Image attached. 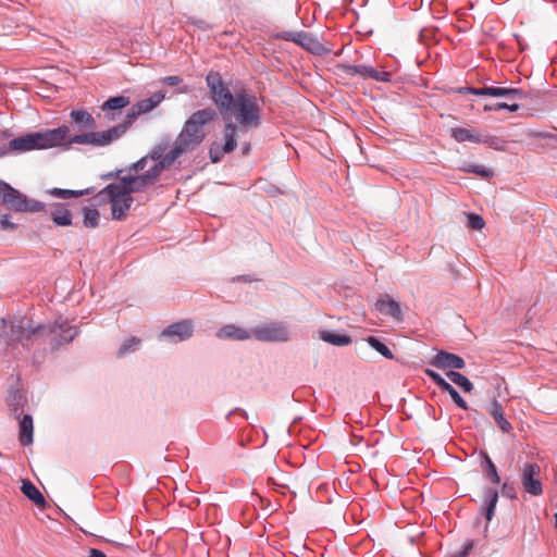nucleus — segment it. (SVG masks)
Wrapping results in <instances>:
<instances>
[{
  "label": "nucleus",
  "instance_id": "1",
  "mask_svg": "<svg viewBox=\"0 0 557 557\" xmlns=\"http://www.w3.org/2000/svg\"><path fill=\"white\" fill-rule=\"evenodd\" d=\"M77 334V327L70 325L62 318L57 319L51 324H35L27 317H18L11 322L10 338L26 346L30 339L38 341L49 337L51 348L59 349L61 346L72 342Z\"/></svg>",
  "mask_w": 557,
  "mask_h": 557
},
{
  "label": "nucleus",
  "instance_id": "2",
  "mask_svg": "<svg viewBox=\"0 0 557 557\" xmlns=\"http://www.w3.org/2000/svg\"><path fill=\"white\" fill-rule=\"evenodd\" d=\"M222 116L226 122L234 117L238 131L257 128L261 124V106L256 95L242 90L234 95Z\"/></svg>",
  "mask_w": 557,
  "mask_h": 557
},
{
  "label": "nucleus",
  "instance_id": "3",
  "mask_svg": "<svg viewBox=\"0 0 557 557\" xmlns=\"http://www.w3.org/2000/svg\"><path fill=\"white\" fill-rule=\"evenodd\" d=\"M69 127L62 125L58 128L47 129L16 137L9 143V149L13 151H29L34 149H48L62 145L69 136Z\"/></svg>",
  "mask_w": 557,
  "mask_h": 557
},
{
  "label": "nucleus",
  "instance_id": "4",
  "mask_svg": "<svg viewBox=\"0 0 557 557\" xmlns=\"http://www.w3.org/2000/svg\"><path fill=\"white\" fill-rule=\"evenodd\" d=\"M165 169H169V166L165 165V163L162 160L160 162L154 163L149 170L139 175L127 174L125 176L120 177L119 181L114 183V186L111 189L129 196H132V194L134 193L144 191L158 181L161 173Z\"/></svg>",
  "mask_w": 557,
  "mask_h": 557
},
{
  "label": "nucleus",
  "instance_id": "5",
  "mask_svg": "<svg viewBox=\"0 0 557 557\" xmlns=\"http://www.w3.org/2000/svg\"><path fill=\"white\" fill-rule=\"evenodd\" d=\"M0 196L2 202L11 210L17 212H39L44 209V203L28 198L20 190L13 188L10 184L0 180Z\"/></svg>",
  "mask_w": 557,
  "mask_h": 557
},
{
  "label": "nucleus",
  "instance_id": "6",
  "mask_svg": "<svg viewBox=\"0 0 557 557\" xmlns=\"http://www.w3.org/2000/svg\"><path fill=\"white\" fill-rule=\"evenodd\" d=\"M253 337L260 342L285 343L290 339V331L285 322L271 321L253 327Z\"/></svg>",
  "mask_w": 557,
  "mask_h": 557
},
{
  "label": "nucleus",
  "instance_id": "7",
  "mask_svg": "<svg viewBox=\"0 0 557 557\" xmlns=\"http://www.w3.org/2000/svg\"><path fill=\"white\" fill-rule=\"evenodd\" d=\"M206 82L213 102L220 109L221 114H223L234 99V95L230 91L228 87L216 72H210L206 77Z\"/></svg>",
  "mask_w": 557,
  "mask_h": 557
},
{
  "label": "nucleus",
  "instance_id": "8",
  "mask_svg": "<svg viewBox=\"0 0 557 557\" xmlns=\"http://www.w3.org/2000/svg\"><path fill=\"white\" fill-rule=\"evenodd\" d=\"M216 117L215 110L206 108L194 112L184 123L183 129H187L194 138L203 141L206 138L205 126Z\"/></svg>",
  "mask_w": 557,
  "mask_h": 557
},
{
  "label": "nucleus",
  "instance_id": "9",
  "mask_svg": "<svg viewBox=\"0 0 557 557\" xmlns=\"http://www.w3.org/2000/svg\"><path fill=\"white\" fill-rule=\"evenodd\" d=\"M520 481L525 493L532 496H540L543 494L542 471L537 463H524L521 468Z\"/></svg>",
  "mask_w": 557,
  "mask_h": 557
},
{
  "label": "nucleus",
  "instance_id": "10",
  "mask_svg": "<svg viewBox=\"0 0 557 557\" xmlns=\"http://www.w3.org/2000/svg\"><path fill=\"white\" fill-rule=\"evenodd\" d=\"M114 186V183L106 186L100 195H106L110 205H111V214L113 220H123L126 215L131 206L134 201L133 196L117 193L116 190L111 189Z\"/></svg>",
  "mask_w": 557,
  "mask_h": 557
},
{
  "label": "nucleus",
  "instance_id": "11",
  "mask_svg": "<svg viewBox=\"0 0 557 557\" xmlns=\"http://www.w3.org/2000/svg\"><path fill=\"white\" fill-rule=\"evenodd\" d=\"M201 143L194 138L187 129L177 135L172 149L164 156L163 162L169 168L183 154L194 151Z\"/></svg>",
  "mask_w": 557,
  "mask_h": 557
},
{
  "label": "nucleus",
  "instance_id": "12",
  "mask_svg": "<svg viewBox=\"0 0 557 557\" xmlns=\"http://www.w3.org/2000/svg\"><path fill=\"white\" fill-rule=\"evenodd\" d=\"M195 331L194 322L181 320L168 325L159 335V339L169 344H177L189 339Z\"/></svg>",
  "mask_w": 557,
  "mask_h": 557
},
{
  "label": "nucleus",
  "instance_id": "13",
  "mask_svg": "<svg viewBox=\"0 0 557 557\" xmlns=\"http://www.w3.org/2000/svg\"><path fill=\"white\" fill-rule=\"evenodd\" d=\"M237 132L238 127L235 123L225 122L224 145L221 147L219 144L213 143L209 150V157L213 163L220 162L224 153H230L237 147Z\"/></svg>",
  "mask_w": 557,
  "mask_h": 557
},
{
  "label": "nucleus",
  "instance_id": "14",
  "mask_svg": "<svg viewBox=\"0 0 557 557\" xmlns=\"http://www.w3.org/2000/svg\"><path fill=\"white\" fill-rule=\"evenodd\" d=\"M450 136L458 143L470 141L474 144H487L495 146L497 140L494 136L480 135L473 128L455 127L450 129Z\"/></svg>",
  "mask_w": 557,
  "mask_h": 557
},
{
  "label": "nucleus",
  "instance_id": "15",
  "mask_svg": "<svg viewBox=\"0 0 557 557\" xmlns=\"http://www.w3.org/2000/svg\"><path fill=\"white\" fill-rule=\"evenodd\" d=\"M131 125V121L120 123L107 131L94 132V146L104 147L121 138Z\"/></svg>",
  "mask_w": 557,
  "mask_h": 557
},
{
  "label": "nucleus",
  "instance_id": "16",
  "mask_svg": "<svg viewBox=\"0 0 557 557\" xmlns=\"http://www.w3.org/2000/svg\"><path fill=\"white\" fill-rule=\"evenodd\" d=\"M282 38L296 42L313 53H320L323 49L321 42L314 36L306 32H286L282 35Z\"/></svg>",
  "mask_w": 557,
  "mask_h": 557
},
{
  "label": "nucleus",
  "instance_id": "17",
  "mask_svg": "<svg viewBox=\"0 0 557 557\" xmlns=\"http://www.w3.org/2000/svg\"><path fill=\"white\" fill-rule=\"evenodd\" d=\"M430 363L438 369H462L465 360L447 351H438L430 361Z\"/></svg>",
  "mask_w": 557,
  "mask_h": 557
},
{
  "label": "nucleus",
  "instance_id": "18",
  "mask_svg": "<svg viewBox=\"0 0 557 557\" xmlns=\"http://www.w3.org/2000/svg\"><path fill=\"white\" fill-rule=\"evenodd\" d=\"M374 307L380 313L391 317L396 321H403V312L399 302L392 299L389 296L384 295L380 297Z\"/></svg>",
  "mask_w": 557,
  "mask_h": 557
},
{
  "label": "nucleus",
  "instance_id": "19",
  "mask_svg": "<svg viewBox=\"0 0 557 557\" xmlns=\"http://www.w3.org/2000/svg\"><path fill=\"white\" fill-rule=\"evenodd\" d=\"M221 339L247 341L253 337V329L247 330L235 324H226L216 332Z\"/></svg>",
  "mask_w": 557,
  "mask_h": 557
},
{
  "label": "nucleus",
  "instance_id": "20",
  "mask_svg": "<svg viewBox=\"0 0 557 557\" xmlns=\"http://www.w3.org/2000/svg\"><path fill=\"white\" fill-rule=\"evenodd\" d=\"M163 99H164V95L162 92H154L151 97L137 102L133 107L132 113H129L127 115V120L126 121H131L132 122L133 119L136 117L137 115L150 112L159 103H161Z\"/></svg>",
  "mask_w": 557,
  "mask_h": 557
},
{
  "label": "nucleus",
  "instance_id": "21",
  "mask_svg": "<svg viewBox=\"0 0 557 557\" xmlns=\"http://www.w3.org/2000/svg\"><path fill=\"white\" fill-rule=\"evenodd\" d=\"M129 104V98L125 96H116L108 99L101 106V110L104 112L108 121L115 120V113L111 111L121 110Z\"/></svg>",
  "mask_w": 557,
  "mask_h": 557
},
{
  "label": "nucleus",
  "instance_id": "22",
  "mask_svg": "<svg viewBox=\"0 0 557 557\" xmlns=\"http://www.w3.org/2000/svg\"><path fill=\"white\" fill-rule=\"evenodd\" d=\"M351 70L354 73L360 74L363 77L373 78L377 82L391 81V74L388 72L377 71L372 66L354 65Z\"/></svg>",
  "mask_w": 557,
  "mask_h": 557
},
{
  "label": "nucleus",
  "instance_id": "23",
  "mask_svg": "<svg viewBox=\"0 0 557 557\" xmlns=\"http://www.w3.org/2000/svg\"><path fill=\"white\" fill-rule=\"evenodd\" d=\"M70 116L77 124L79 131L94 129L96 127L94 116L85 110H73Z\"/></svg>",
  "mask_w": 557,
  "mask_h": 557
},
{
  "label": "nucleus",
  "instance_id": "24",
  "mask_svg": "<svg viewBox=\"0 0 557 557\" xmlns=\"http://www.w3.org/2000/svg\"><path fill=\"white\" fill-rule=\"evenodd\" d=\"M33 418L30 414H25L20 421V442L26 446L33 443Z\"/></svg>",
  "mask_w": 557,
  "mask_h": 557
},
{
  "label": "nucleus",
  "instance_id": "25",
  "mask_svg": "<svg viewBox=\"0 0 557 557\" xmlns=\"http://www.w3.org/2000/svg\"><path fill=\"white\" fill-rule=\"evenodd\" d=\"M21 491L28 499H30L37 506L46 505L45 497L29 480L22 481Z\"/></svg>",
  "mask_w": 557,
  "mask_h": 557
},
{
  "label": "nucleus",
  "instance_id": "26",
  "mask_svg": "<svg viewBox=\"0 0 557 557\" xmlns=\"http://www.w3.org/2000/svg\"><path fill=\"white\" fill-rule=\"evenodd\" d=\"M483 494L485 502L484 515L486 520L491 521L498 502V492L495 488L486 487Z\"/></svg>",
  "mask_w": 557,
  "mask_h": 557
},
{
  "label": "nucleus",
  "instance_id": "27",
  "mask_svg": "<svg viewBox=\"0 0 557 557\" xmlns=\"http://www.w3.org/2000/svg\"><path fill=\"white\" fill-rule=\"evenodd\" d=\"M319 337L325 343H329L333 346H347L351 343V338L346 334L333 333L330 331H321L319 332Z\"/></svg>",
  "mask_w": 557,
  "mask_h": 557
},
{
  "label": "nucleus",
  "instance_id": "28",
  "mask_svg": "<svg viewBox=\"0 0 557 557\" xmlns=\"http://www.w3.org/2000/svg\"><path fill=\"white\" fill-rule=\"evenodd\" d=\"M491 416L493 417L495 423L503 432H509L511 430V424L504 417L502 405L498 401H494L491 407Z\"/></svg>",
  "mask_w": 557,
  "mask_h": 557
},
{
  "label": "nucleus",
  "instance_id": "29",
  "mask_svg": "<svg viewBox=\"0 0 557 557\" xmlns=\"http://www.w3.org/2000/svg\"><path fill=\"white\" fill-rule=\"evenodd\" d=\"M51 219L59 226H69L72 224L71 212L64 206H58L51 211Z\"/></svg>",
  "mask_w": 557,
  "mask_h": 557
},
{
  "label": "nucleus",
  "instance_id": "30",
  "mask_svg": "<svg viewBox=\"0 0 557 557\" xmlns=\"http://www.w3.org/2000/svg\"><path fill=\"white\" fill-rule=\"evenodd\" d=\"M446 375L451 382L461 387L465 392L469 393L473 389V384L463 374L456 371H448Z\"/></svg>",
  "mask_w": 557,
  "mask_h": 557
},
{
  "label": "nucleus",
  "instance_id": "31",
  "mask_svg": "<svg viewBox=\"0 0 557 557\" xmlns=\"http://www.w3.org/2000/svg\"><path fill=\"white\" fill-rule=\"evenodd\" d=\"M366 342L370 345V347H372L386 359H394V355L391 351V349L377 337L369 336L368 338H366Z\"/></svg>",
  "mask_w": 557,
  "mask_h": 557
},
{
  "label": "nucleus",
  "instance_id": "32",
  "mask_svg": "<svg viewBox=\"0 0 557 557\" xmlns=\"http://www.w3.org/2000/svg\"><path fill=\"white\" fill-rule=\"evenodd\" d=\"M49 194L62 199H69V198H77L84 195L89 194V189L85 190H73V189H62V188H52L49 190Z\"/></svg>",
  "mask_w": 557,
  "mask_h": 557
},
{
  "label": "nucleus",
  "instance_id": "33",
  "mask_svg": "<svg viewBox=\"0 0 557 557\" xmlns=\"http://www.w3.org/2000/svg\"><path fill=\"white\" fill-rule=\"evenodd\" d=\"M83 223L86 227H96L99 223L100 214L96 208L85 207L83 209Z\"/></svg>",
  "mask_w": 557,
  "mask_h": 557
},
{
  "label": "nucleus",
  "instance_id": "34",
  "mask_svg": "<svg viewBox=\"0 0 557 557\" xmlns=\"http://www.w3.org/2000/svg\"><path fill=\"white\" fill-rule=\"evenodd\" d=\"M140 339L137 337H129L125 339L117 350V356L123 357L129 352L136 351L140 346Z\"/></svg>",
  "mask_w": 557,
  "mask_h": 557
},
{
  "label": "nucleus",
  "instance_id": "35",
  "mask_svg": "<svg viewBox=\"0 0 557 557\" xmlns=\"http://www.w3.org/2000/svg\"><path fill=\"white\" fill-rule=\"evenodd\" d=\"M441 389H443L444 392H447L450 395L454 403L458 407H460L461 409H465V410L468 409L467 403L462 399V397L459 395V393L448 382Z\"/></svg>",
  "mask_w": 557,
  "mask_h": 557
},
{
  "label": "nucleus",
  "instance_id": "36",
  "mask_svg": "<svg viewBox=\"0 0 557 557\" xmlns=\"http://www.w3.org/2000/svg\"><path fill=\"white\" fill-rule=\"evenodd\" d=\"M168 148V144L161 143L153 147L151 151L146 156L149 157V160H153L154 163L160 162L164 159L165 150Z\"/></svg>",
  "mask_w": 557,
  "mask_h": 557
},
{
  "label": "nucleus",
  "instance_id": "37",
  "mask_svg": "<svg viewBox=\"0 0 557 557\" xmlns=\"http://www.w3.org/2000/svg\"><path fill=\"white\" fill-rule=\"evenodd\" d=\"M94 132L82 133L69 138V144L90 145L94 146Z\"/></svg>",
  "mask_w": 557,
  "mask_h": 557
},
{
  "label": "nucleus",
  "instance_id": "38",
  "mask_svg": "<svg viewBox=\"0 0 557 557\" xmlns=\"http://www.w3.org/2000/svg\"><path fill=\"white\" fill-rule=\"evenodd\" d=\"M484 458L486 462L485 474L491 479L493 483L498 484L500 482V478L494 462L487 455H484Z\"/></svg>",
  "mask_w": 557,
  "mask_h": 557
},
{
  "label": "nucleus",
  "instance_id": "39",
  "mask_svg": "<svg viewBox=\"0 0 557 557\" xmlns=\"http://www.w3.org/2000/svg\"><path fill=\"white\" fill-rule=\"evenodd\" d=\"M463 171L467 173H474L478 174L481 177L488 178L493 176V171L491 169H487L485 166L479 165V164H471L467 168H463Z\"/></svg>",
  "mask_w": 557,
  "mask_h": 557
},
{
  "label": "nucleus",
  "instance_id": "40",
  "mask_svg": "<svg viewBox=\"0 0 557 557\" xmlns=\"http://www.w3.org/2000/svg\"><path fill=\"white\" fill-rule=\"evenodd\" d=\"M519 104L517 103H506V102H496L494 104H486L484 107V111H500V110H508L510 112H516L519 110Z\"/></svg>",
  "mask_w": 557,
  "mask_h": 557
},
{
  "label": "nucleus",
  "instance_id": "41",
  "mask_svg": "<svg viewBox=\"0 0 557 557\" xmlns=\"http://www.w3.org/2000/svg\"><path fill=\"white\" fill-rule=\"evenodd\" d=\"M482 94H487L492 97H507L510 98V88L505 87H484Z\"/></svg>",
  "mask_w": 557,
  "mask_h": 557
},
{
  "label": "nucleus",
  "instance_id": "42",
  "mask_svg": "<svg viewBox=\"0 0 557 557\" xmlns=\"http://www.w3.org/2000/svg\"><path fill=\"white\" fill-rule=\"evenodd\" d=\"M148 160H149V157L145 156V157L140 158L138 161L132 163L126 169V171L128 172V174L138 175L137 173L140 172V171H144L145 168L147 166Z\"/></svg>",
  "mask_w": 557,
  "mask_h": 557
},
{
  "label": "nucleus",
  "instance_id": "43",
  "mask_svg": "<svg viewBox=\"0 0 557 557\" xmlns=\"http://www.w3.org/2000/svg\"><path fill=\"white\" fill-rule=\"evenodd\" d=\"M484 225H485V223H484V220L482 219V216L474 214V213H471L468 215V226L469 227L480 231L484 227Z\"/></svg>",
  "mask_w": 557,
  "mask_h": 557
},
{
  "label": "nucleus",
  "instance_id": "44",
  "mask_svg": "<svg viewBox=\"0 0 557 557\" xmlns=\"http://www.w3.org/2000/svg\"><path fill=\"white\" fill-rule=\"evenodd\" d=\"M425 374L440 387L442 388L447 381H445L437 372L426 369Z\"/></svg>",
  "mask_w": 557,
  "mask_h": 557
},
{
  "label": "nucleus",
  "instance_id": "45",
  "mask_svg": "<svg viewBox=\"0 0 557 557\" xmlns=\"http://www.w3.org/2000/svg\"><path fill=\"white\" fill-rule=\"evenodd\" d=\"M502 492H503V495L508 497V498H511V499L516 498L515 487L511 484L507 483V482H505L503 484Z\"/></svg>",
  "mask_w": 557,
  "mask_h": 557
},
{
  "label": "nucleus",
  "instance_id": "46",
  "mask_svg": "<svg viewBox=\"0 0 557 557\" xmlns=\"http://www.w3.org/2000/svg\"><path fill=\"white\" fill-rule=\"evenodd\" d=\"M0 224H1L2 228H4V230L15 228V224L11 221V216L8 214H4L1 216Z\"/></svg>",
  "mask_w": 557,
  "mask_h": 557
},
{
  "label": "nucleus",
  "instance_id": "47",
  "mask_svg": "<svg viewBox=\"0 0 557 557\" xmlns=\"http://www.w3.org/2000/svg\"><path fill=\"white\" fill-rule=\"evenodd\" d=\"M181 77L180 76H166L162 79V83L168 85V86H175L177 84L181 83Z\"/></svg>",
  "mask_w": 557,
  "mask_h": 557
},
{
  "label": "nucleus",
  "instance_id": "48",
  "mask_svg": "<svg viewBox=\"0 0 557 557\" xmlns=\"http://www.w3.org/2000/svg\"><path fill=\"white\" fill-rule=\"evenodd\" d=\"M525 97V92L520 88H510V99L517 100Z\"/></svg>",
  "mask_w": 557,
  "mask_h": 557
},
{
  "label": "nucleus",
  "instance_id": "49",
  "mask_svg": "<svg viewBox=\"0 0 557 557\" xmlns=\"http://www.w3.org/2000/svg\"><path fill=\"white\" fill-rule=\"evenodd\" d=\"M462 90H463V91H466V92H470V94H473V95H478V96H487V94H482V91L484 90V88H473V87H468V88H463Z\"/></svg>",
  "mask_w": 557,
  "mask_h": 557
},
{
  "label": "nucleus",
  "instance_id": "50",
  "mask_svg": "<svg viewBox=\"0 0 557 557\" xmlns=\"http://www.w3.org/2000/svg\"><path fill=\"white\" fill-rule=\"evenodd\" d=\"M89 557H106V554L97 548H91L89 550Z\"/></svg>",
  "mask_w": 557,
  "mask_h": 557
},
{
  "label": "nucleus",
  "instance_id": "51",
  "mask_svg": "<svg viewBox=\"0 0 557 557\" xmlns=\"http://www.w3.org/2000/svg\"><path fill=\"white\" fill-rule=\"evenodd\" d=\"M123 172V170H117L115 172H110L103 176V178L109 180L113 177H119V175Z\"/></svg>",
  "mask_w": 557,
  "mask_h": 557
},
{
  "label": "nucleus",
  "instance_id": "52",
  "mask_svg": "<svg viewBox=\"0 0 557 557\" xmlns=\"http://www.w3.org/2000/svg\"><path fill=\"white\" fill-rule=\"evenodd\" d=\"M249 151H250V145L247 144V145L243 146V153L244 154H248Z\"/></svg>",
  "mask_w": 557,
  "mask_h": 557
},
{
  "label": "nucleus",
  "instance_id": "53",
  "mask_svg": "<svg viewBox=\"0 0 557 557\" xmlns=\"http://www.w3.org/2000/svg\"><path fill=\"white\" fill-rule=\"evenodd\" d=\"M7 153L5 147H0V157L4 156Z\"/></svg>",
  "mask_w": 557,
  "mask_h": 557
},
{
  "label": "nucleus",
  "instance_id": "54",
  "mask_svg": "<svg viewBox=\"0 0 557 557\" xmlns=\"http://www.w3.org/2000/svg\"><path fill=\"white\" fill-rule=\"evenodd\" d=\"M13 413H14V416H15L16 418H18V408H17V407H15V408L13 409Z\"/></svg>",
  "mask_w": 557,
  "mask_h": 557
}]
</instances>
